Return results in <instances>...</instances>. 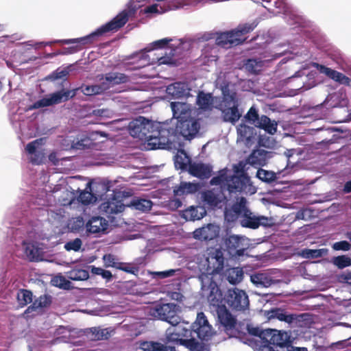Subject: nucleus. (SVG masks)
<instances>
[{"mask_svg":"<svg viewBox=\"0 0 351 351\" xmlns=\"http://www.w3.org/2000/svg\"><path fill=\"white\" fill-rule=\"evenodd\" d=\"M129 130L131 136L145 141L150 149L165 148L171 143L169 130L143 117L132 121L129 124Z\"/></svg>","mask_w":351,"mask_h":351,"instance_id":"nucleus-1","label":"nucleus"},{"mask_svg":"<svg viewBox=\"0 0 351 351\" xmlns=\"http://www.w3.org/2000/svg\"><path fill=\"white\" fill-rule=\"evenodd\" d=\"M200 282L203 294L206 295L210 305L217 307V314L221 324L227 328H234L236 319L226 306L221 304L223 295L217 282L213 280L211 276L206 274L200 276Z\"/></svg>","mask_w":351,"mask_h":351,"instance_id":"nucleus-2","label":"nucleus"},{"mask_svg":"<svg viewBox=\"0 0 351 351\" xmlns=\"http://www.w3.org/2000/svg\"><path fill=\"white\" fill-rule=\"evenodd\" d=\"M169 343L183 346L190 351L196 350L199 345L195 338L185 339L180 338L178 331L175 327L174 328H169L166 330L165 338L160 339V341H138V349L142 351H176L175 346L168 345Z\"/></svg>","mask_w":351,"mask_h":351,"instance_id":"nucleus-3","label":"nucleus"},{"mask_svg":"<svg viewBox=\"0 0 351 351\" xmlns=\"http://www.w3.org/2000/svg\"><path fill=\"white\" fill-rule=\"evenodd\" d=\"M171 107L173 118L177 119L175 132L187 140L194 138L200 125L198 121L191 117L189 105L183 102H171Z\"/></svg>","mask_w":351,"mask_h":351,"instance_id":"nucleus-4","label":"nucleus"},{"mask_svg":"<svg viewBox=\"0 0 351 351\" xmlns=\"http://www.w3.org/2000/svg\"><path fill=\"white\" fill-rule=\"evenodd\" d=\"M128 21V14L126 11H123L113 18L110 21L101 25L94 32L88 36L74 39H65L56 40L53 43H60L62 44L79 43L80 45H89L95 42L99 36L108 32H115L123 27Z\"/></svg>","mask_w":351,"mask_h":351,"instance_id":"nucleus-5","label":"nucleus"},{"mask_svg":"<svg viewBox=\"0 0 351 351\" xmlns=\"http://www.w3.org/2000/svg\"><path fill=\"white\" fill-rule=\"evenodd\" d=\"M178 331L180 338H194L193 334L202 341H208L214 334L212 326L203 312L197 314L195 322L190 326V328L178 324L175 326Z\"/></svg>","mask_w":351,"mask_h":351,"instance_id":"nucleus-6","label":"nucleus"},{"mask_svg":"<svg viewBox=\"0 0 351 351\" xmlns=\"http://www.w3.org/2000/svg\"><path fill=\"white\" fill-rule=\"evenodd\" d=\"M178 305L173 303L157 304L150 308L149 314L172 326H176L180 322V317L178 315Z\"/></svg>","mask_w":351,"mask_h":351,"instance_id":"nucleus-7","label":"nucleus"},{"mask_svg":"<svg viewBox=\"0 0 351 351\" xmlns=\"http://www.w3.org/2000/svg\"><path fill=\"white\" fill-rule=\"evenodd\" d=\"M244 119L250 123L253 124L258 128L263 129L269 134H274L277 131L278 123L276 121H271L267 116L262 115L259 117L257 109L252 106Z\"/></svg>","mask_w":351,"mask_h":351,"instance_id":"nucleus-8","label":"nucleus"},{"mask_svg":"<svg viewBox=\"0 0 351 351\" xmlns=\"http://www.w3.org/2000/svg\"><path fill=\"white\" fill-rule=\"evenodd\" d=\"M224 300L229 307L236 311H243L250 304L246 292L238 288L229 289L224 296Z\"/></svg>","mask_w":351,"mask_h":351,"instance_id":"nucleus-9","label":"nucleus"},{"mask_svg":"<svg viewBox=\"0 0 351 351\" xmlns=\"http://www.w3.org/2000/svg\"><path fill=\"white\" fill-rule=\"evenodd\" d=\"M74 96L75 93H72L71 90H62L51 94L49 97H45L37 101L34 104L33 108H39L58 104L63 101H66Z\"/></svg>","mask_w":351,"mask_h":351,"instance_id":"nucleus-10","label":"nucleus"},{"mask_svg":"<svg viewBox=\"0 0 351 351\" xmlns=\"http://www.w3.org/2000/svg\"><path fill=\"white\" fill-rule=\"evenodd\" d=\"M207 262V273H202L200 276L206 274L209 275L213 280V274L219 273L223 269L224 258L221 251L217 250L214 254H210L206 258Z\"/></svg>","mask_w":351,"mask_h":351,"instance_id":"nucleus-11","label":"nucleus"},{"mask_svg":"<svg viewBox=\"0 0 351 351\" xmlns=\"http://www.w3.org/2000/svg\"><path fill=\"white\" fill-rule=\"evenodd\" d=\"M250 182L247 174L227 176L226 187L230 193L241 192Z\"/></svg>","mask_w":351,"mask_h":351,"instance_id":"nucleus-12","label":"nucleus"},{"mask_svg":"<svg viewBox=\"0 0 351 351\" xmlns=\"http://www.w3.org/2000/svg\"><path fill=\"white\" fill-rule=\"evenodd\" d=\"M101 84L104 91L115 86L125 84L130 82V77L125 73L119 72H110L106 73L101 78Z\"/></svg>","mask_w":351,"mask_h":351,"instance_id":"nucleus-13","label":"nucleus"},{"mask_svg":"<svg viewBox=\"0 0 351 351\" xmlns=\"http://www.w3.org/2000/svg\"><path fill=\"white\" fill-rule=\"evenodd\" d=\"M267 335L265 341V343H269L274 348H282L288 344L289 337L286 332H282L276 329L268 328V332H266Z\"/></svg>","mask_w":351,"mask_h":351,"instance_id":"nucleus-14","label":"nucleus"},{"mask_svg":"<svg viewBox=\"0 0 351 351\" xmlns=\"http://www.w3.org/2000/svg\"><path fill=\"white\" fill-rule=\"evenodd\" d=\"M226 245L228 252L235 256H241L247 247L244 243V239L238 235H231L226 240Z\"/></svg>","mask_w":351,"mask_h":351,"instance_id":"nucleus-15","label":"nucleus"},{"mask_svg":"<svg viewBox=\"0 0 351 351\" xmlns=\"http://www.w3.org/2000/svg\"><path fill=\"white\" fill-rule=\"evenodd\" d=\"M251 282L257 287H269L275 283L270 273L267 271H256L250 274Z\"/></svg>","mask_w":351,"mask_h":351,"instance_id":"nucleus-16","label":"nucleus"},{"mask_svg":"<svg viewBox=\"0 0 351 351\" xmlns=\"http://www.w3.org/2000/svg\"><path fill=\"white\" fill-rule=\"evenodd\" d=\"M234 30L222 32L218 34L216 38V44L223 48H230L241 44V38L237 37Z\"/></svg>","mask_w":351,"mask_h":351,"instance_id":"nucleus-17","label":"nucleus"},{"mask_svg":"<svg viewBox=\"0 0 351 351\" xmlns=\"http://www.w3.org/2000/svg\"><path fill=\"white\" fill-rule=\"evenodd\" d=\"M271 152L264 149H255L250 154L246 159V163L258 167H263L267 163V160L270 157Z\"/></svg>","mask_w":351,"mask_h":351,"instance_id":"nucleus-18","label":"nucleus"},{"mask_svg":"<svg viewBox=\"0 0 351 351\" xmlns=\"http://www.w3.org/2000/svg\"><path fill=\"white\" fill-rule=\"evenodd\" d=\"M315 66L322 73H324L328 77L334 80L335 81L339 82L340 84L349 85L351 82V80L345 75L344 74L328 68L324 65L319 64L318 63L315 64Z\"/></svg>","mask_w":351,"mask_h":351,"instance_id":"nucleus-19","label":"nucleus"},{"mask_svg":"<svg viewBox=\"0 0 351 351\" xmlns=\"http://www.w3.org/2000/svg\"><path fill=\"white\" fill-rule=\"evenodd\" d=\"M189 172L194 177L202 180L207 179L211 176L212 167L204 163H190L189 166Z\"/></svg>","mask_w":351,"mask_h":351,"instance_id":"nucleus-20","label":"nucleus"},{"mask_svg":"<svg viewBox=\"0 0 351 351\" xmlns=\"http://www.w3.org/2000/svg\"><path fill=\"white\" fill-rule=\"evenodd\" d=\"M224 198L225 196L221 186L220 190L216 191L215 189H213L202 193L203 201L212 207L217 206Z\"/></svg>","mask_w":351,"mask_h":351,"instance_id":"nucleus-21","label":"nucleus"},{"mask_svg":"<svg viewBox=\"0 0 351 351\" xmlns=\"http://www.w3.org/2000/svg\"><path fill=\"white\" fill-rule=\"evenodd\" d=\"M101 208L107 214H117L124 210V204L119 197L113 195L112 197L103 202L101 205Z\"/></svg>","mask_w":351,"mask_h":351,"instance_id":"nucleus-22","label":"nucleus"},{"mask_svg":"<svg viewBox=\"0 0 351 351\" xmlns=\"http://www.w3.org/2000/svg\"><path fill=\"white\" fill-rule=\"evenodd\" d=\"M107 227V221L99 216L92 217L86 224L87 231L92 234L104 232Z\"/></svg>","mask_w":351,"mask_h":351,"instance_id":"nucleus-23","label":"nucleus"},{"mask_svg":"<svg viewBox=\"0 0 351 351\" xmlns=\"http://www.w3.org/2000/svg\"><path fill=\"white\" fill-rule=\"evenodd\" d=\"M219 234L216 226L213 224H208L194 232V237L202 241H211L215 239Z\"/></svg>","mask_w":351,"mask_h":351,"instance_id":"nucleus-24","label":"nucleus"},{"mask_svg":"<svg viewBox=\"0 0 351 351\" xmlns=\"http://www.w3.org/2000/svg\"><path fill=\"white\" fill-rule=\"evenodd\" d=\"M239 107V104H236L231 107L220 108L223 121L234 125L242 116Z\"/></svg>","mask_w":351,"mask_h":351,"instance_id":"nucleus-25","label":"nucleus"},{"mask_svg":"<svg viewBox=\"0 0 351 351\" xmlns=\"http://www.w3.org/2000/svg\"><path fill=\"white\" fill-rule=\"evenodd\" d=\"M267 317L269 319H277L281 322L291 324L298 319V315L295 314H287L284 310L279 308H272L267 312Z\"/></svg>","mask_w":351,"mask_h":351,"instance_id":"nucleus-26","label":"nucleus"},{"mask_svg":"<svg viewBox=\"0 0 351 351\" xmlns=\"http://www.w3.org/2000/svg\"><path fill=\"white\" fill-rule=\"evenodd\" d=\"M236 104H239L237 93L234 90H230L228 88L222 89L221 108L231 107Z\"/></svg>","mask_w":351,"mask_h":351,"instance_id":"nucleus-27","label":"nucleus"},{"mask_svg":"<svg viewBox=\"0 0 351 351\" xmlns=\"http://www.w3.org/2000/svg\"><path fill=\"white\" fill-rule=\"evenodd\" d=\"M51 296L49 295H43L36 299L32 304L27 307L25 313H30L36 311L38 309L49 307L51 304Z\"/></svg>","mask_w":351,"mask_h":351,"instance_id":"nucleus-28","label":"nucleus"},{"mask_svg":"<svg viewBox=\"0 0 351 351\" xmlns=\"http://www.w3.org/2000/svg\"><path fill=\"white\" fill-rule=\"evenodd\" d=\"M258 23L254 21L250 23L240 24L236 29H233L237 37L241 38V44L246 40L245 36L247 34L252 32L257 26Z\"/></svg>","mask_w":351,"mask_h":351,"instance_id":"nucleus-29","label":"nucleus"},{"mask_svg":"<svg viewBox=\"0 0 351 351\" xmlns=\"http://www.w3.org/2000/svg\"><path fill=\"white\" fill-rule=\"evenodd\" d=\"M241 224L243 227L252 229H256L260 226L258 217L254 216L249 210H245L243 214Z\"/></svg>","mask_w":351,"mask_h":351,"instance_id":"nucleus-30","label":"nucleus"},{"mask_svg":"<svg viewBox=\"0 0 351 351\" xmlns=\"http://www.w3.org/2000/svg\"><path fill=\"white\" fill-rule=\"evenodd\" d=\"M66 276L74 281L86 280L89 278V273L86 269L76 267L67 271Z\"/></svg>","mask_w":351,"mask_h":351,"instance_id":"nucleus-31","label":"nucleus"},{"mask_svg":"<svg viewBox=\"0 0 351 351\" xmlns=\"http://www.w3.org/2000/svg\"><path fill=\"white\" fill-rule=\"evenodd\" d=\"M206 214V211L203 207H193L186 209L184 212V216L186 219L192 221L199 220Z\"/></svg>","mask_w":351,"mask_h":351,"instance_id":"nucleus-32","label":"nucleus"},{"mask_svg":"<svg viewBox=\"0 0 351 351\" xmlns=\"http://www.w3.org/2000/svg\"><path fill=\"white\" fill-rule=\"evenodd\" d=\"M25 254L30 261L41 260L42 254L40 249L33 243H27L25 247Z\"/></svg>","mask_w":351,"mask_h":351,"instance_id":"nucleus-33","label":"nucleus"},{"mask_svg":"<svg viewBox=\"0 0 351 351\" xmlns=\"http://www.w3.org/2000/svg\"><path fill=\"white\" fill-rule=\"evenodd\" d=\"M213 102L212 95L210 93H205L199 91L197 96V104L202 110H208L210 108Z\"/></svg>","mask_w":351,"mask_h":351,"instance_id":"nucleus-34","label":"nucleus"},{"mask_svg":"<svg viewBox=\"0 0 351 351\" xmlns=\"http://www.w3.org/2000/svg\"><path fill=\"white\" fill-rule=\"evenodd\" d=\"M152 205L153 204L151 200L143 198H134L130 204V206H132L136 210L143 212L151 210Z\"/></svg>","mask_w":351,"mask_h":351,"instance_id":"nucleus-35","label":"nucleus"},{"mask_svg":"<svg viewBox=\"0 0 351 351\" xmlns=\"http://www.w3.org/2000/svg\"><path fill=\"white\" fill-rule=\"evenodd\" d=\"M91 332V340L99 341L108 339L110 336V332L108 328H100L94 327L90 329Z\"/></svg>","mask_w":351,"mask_h":351,"instance_id":"nucleus-36","label":"nucleus"},{"mask_svg":"<svg viewBox=\"0 0 351 351\" xmlns=\"http://www.w3.org/2000/svg\"><path fill=\"white\" fill-rule=\"evenodd\" d=\"M254 130L252 127L241 123L237 128V134L242 141H250L253 136Z\"/></svg>","mask_w":351,"mask_h":351,"instance_id":"nucleus-37","label":"nucleus"},{"mask_svg":"<svg viewBox=\"0 0 351 351\" xmlns=\"http://www.w3.org/2000/svg\"><path fill=\"white\" fill-rule=\"evenodd\" d=\"M91 184L90 182H88L86 184V186L84 190L80 191V194L78 195L79 202H82V204L84 205L89 204L93 199V194L91 192Z\"/></svg>","mask_w":351,"mask_h":351,"instance_id":"nucleus-38","label":"nucleus"},{"mask_svg":"<svg viewBox=\"0 0 351 351\" xmlns=\"http://www.w3.org/2000/svg\"><path fill=\"white\" fill-rule=\"evenodd\" d=\"M17 300L21 306H25L32 302V292L27 289H20L17 293Z\"/></svg>","mask_w":351,"mask_h":351,"instance_id":"nucleus-39","label":"nucleus"},{"mask_svg":"<svg viewBox=\"0 0 351 351\" xmlns=\"http://www.w3.org/2000/svg\"><path fill=\"white\" fill-rule=\"evenodd\" d=\"M81 90L85 95L88 96L99 95L104 92L101 83L95 85L82 86Z\"/></svg>","mask_w":351,"mask_h":351,"instance_id":"nucleus-40","label":"nucleus"},{"mask_svg":"<svg viewBox=\"0 0 351 351\" xmlns=\"http://www.w3.org/2000/svg\"><path fill=\"white\" fill-rule=\"evenodd\" d=\"M256 176L261 180L267 183H271L277 179L276 174L274 172L261 168L258 169Z\"/></svg>","mask_w":351,"mask_h":351,"instance_id":"nucleus-41","label":"nucleus"},{"mask_svg":"<svg viewBox=\"0 0 351 351\" xmlns=\"http://www.w3.org/2000/svg\"><path fill=\"white\" fill-rule=\"evenodd\" d=\"M93 145L92 139L88 136H83L77 141H73L72 143V148L75 149H84L86 148H90Z\"/></svg>","mask_w":351,"mask_h":351,"instance_id":"nucleus-42","label":"nucleus"},{"mask_svg":"<svg viewBox=\"0 0 351 351\" xmlns=\"http://www.w3.org/2000/svg\"><path fill=\"white\" fill-rule=\"evenodd\" d=\"M262 66L263 62L256 59H248L245 63V68L252 73H257Z\"/></svg>","mask_w":351,"mask_h":351,"instance_id":"nucleus-43","label":"nucleus"},{"mask_svg":"<svg viewBox=\"0 0 351 351\" xmlns=\"http://www.w3.org/2000/svg\"><path fill=\"white\" fill-rule=\"evenodd\" d=\"M243 278V271L239 268H232L228 274V280L230 283L235 285Z\"/></svg>","mask_w":351,"mask_h":351,"instance_id":"nucleus-44","label":"nucleus"},{"mask_svg":"<svg viewBox=\"0 0 351 351\" xmlns=\"http://www.w3.org/2000/svg\"><path fill=\"white\" fill-rule=\"evenodd\" d=\"M333 263L339 269H343L351 265V258L347 256L341 255L334 258Z\"/></svg>","mask_w":351,"mask_h":351,"instance_id":"nucleus-45","label":"nucleus"},{"mask_svg":"<svg viewBox=\"0 0 351 351\" xmlns=\"http://www.w3.org/2000/svg\"><path fill=\"white\" fill-rule=\"evenodd\" d=\"M325 252L324 249L311 250L304 249L302 252V255L307 258H316L322 257Z\"/></svg>","mask_w":351,"mask_h":351,"instance_id":"nucleus-46","label":"nucleus"},{"mask_svg":"<svg viewBox=\"0 0 351 351\" xmlns=\"http://www.w3.org/2000/svg\"><path fill=\"white\" fill-rule=\"evenodd\" d=\"M247 330L250 335L254 337H258L264 341L267 334L266 332H268V329L261 330L258 327H254L252 325L247 326Z\"/></svg>","mask_w":351,"mask_h":351,"instance_id":"nucleus-47","label":"nucleus"},{"mask_svg":"<svg viewBox=\"0 0 351 351\" xmlns=\"http://www.w3.org/2000/svg\"><path fill=\"white\" fill-rule=\"evenodd\" d=\"M226 180L227 171L226 169H223L219 171V174L218 176L213 177L210 180V184L211 185H221L222 184H223L226 186Z\"/></svg>","mask_w":351,"mask_h":351,"instance_id":"nucleus-48","label":"nucleus"},{"mask_svg":"<svg viewBox=\"0 0 351 351\" xmlns=\"http://www.w3.org/2000/svg\"><path fill=\"white\" fill-rule=\"evenodd\" d=\"M104 266L106 267H114L117 269L120 262L117 261L114 255L111 254H105L103 256Z\"/></svg>","mask_w":351,"mask_h":351,"instance_id":"nucleus-49","label":"nucleus"},{"mask_svg":"<svg viewBox=\"0 0 351 351\" xmlns=\"http://www.w3.org/2000/svg\"><path fill=\"white\" fill-rule=\"evenodd\" d=\"M82 245V240L79 238H76L73 241H70L65 243L64 245V249L66 251H74V252H78Z\"/></svg>","mask_w":351,"mask_h":351,"instance_id":"nucleus-50","label":"nucleus"},{"mask_svg":"<svg viewBox=\"0 0 351 351\" xmlns=\"http://www.w3.org/2000/svg\"><path fill=\"white\" fill-rule=\"evenodd\" d=\"M43 141L44 138H40L29 143L25 147L26 152L29 154H34L36 148L43 144Z\"/></svg>","mask_w":351,"mask_h":351,"instance_id":"nucleus-51","label":"nucleus"},{"mask_svg":"<svg viewBox=\"0 0 351 351\" xmlns=\"http://www.w3.org/2000/svg\"><path fill=\"white\" fill-rule=\"evenodd\" d=\"M244 199L242 198L241 201L239 203H235L232 205L231 208V210L234 213V216L239 217L243 213H245V210H248L246 208L245 204L243 203Z\"/></svg>","mask_w":351,"mask_h":351,"instance_id":"nucleus-52","label":"nucleus"},{"mask_svg":"<svg viewBox=\"0 0 351 351\" xmlns=\"http://www.w3.org/2000/svg\"><path fill=\"white\" fill-rule=\"evenodd\" d=\"M332 248L337 251H348L351 248V245L347 241H341L335 243L332 245Z\"/></svg>","mask_w":351,"mask_h":351,"instance_id":"nucleus-53","label":"nucleus"},{"mask_svg":"<svg viewBox=\"0 0 351 351\" xmlns=\"http://www.w3.org/2000/svg\"><path fill=\"white\" fill-rule=\"evenodd\" d=\"M117 269L125 271L128 274H134L136 271V267L132 266L130 263L120 262Z\"/></svg>","mask_w":351,"mask_h":351,"instance_id":"nucleus-54","label":"nucleus"},{"mask_svg":"<svg viewBox=\"0 0 351 351\" xmlns=\"http://www.w3.org/2000/svg\"><path fill=\"white\" fill-rule=\"evenodd\" d=\"M53 281L56 282V286L64 289H69L71 284L70 281L66 280L64 276H58Z\"/></svg>","mask_w":351,"mask_h":351,"instance_id":"nucleus-55","label":"nucleus"},{"mask_svg":"<svg viewBox=\"0 0 351 351\" xmlns=\"http://www.w3.org/2000/svg\"><path fill=\"white\" fill-rule=\"evenodd\" d=\"M172 41L171 38H162L156 41H154L153 45V49H162L165 47L170 42Z\"/></svg>","mask_w":351,"mask_h":351,"instance_id":"nucleus-56","label":"nucleus"},{"mask_svg":"<svg viewBox=\"0 0 351 351\" xmlns=\"http://www.w3.org/2000/svg\"><path fill=\"white\" fill-rule=\"evenodd\" d=\"M81 48L78 46H73L64 48L62 51H57L56 54L66 55L77 52Z\"/></svg>","mask_w":351,"mask_h":351,"instance_id":"nucleus-57","label":"nucleus"},{"mask_svg":"<svg viewBox=\"0 0 351 351\" xmlns=\"http://www.w3.org/2000/svg\"><path fill=\"white\" fill-rule=\"evenodd\" d=\"M258 222L260 223V226H263L265 227H271L273 226L274 222L272 218H268L263 216L258 217Z\"/></svg>","mask_w":351,"mask_h":351,"instance_id":"nucleus-58","label":"nucleus"},{"mask_svg":"<svg viewBox=\"0 0 351 351\" xmlns=\"http://www.w3.org/2000/svg\"><path fill=\"white\" fill-rule=\"evenodd\" d=\"M174 195L176 196H182L184 194H187L186 189L184 186V182H182L180 186L173 190Z\"/></svg>","mask_w":351,"mask_h":351,"instance_id":"nucleus-59","label":"nucleus"},{"mask_svg":"<svg viewBox=\"0 0 351 351\" xmlns=\"http://www.w3.org/2000/svg\"><path fill=\"white\" fill-rule=\"evenodd\" d=\"M158 4H153L149 6H147L144 9L145 13H160V12L158 10Z\"/></svg>","mask_w":351,"mask_h":351,"instance_id":"nucleus-60","label":"nucleus"},{"mask_svg":"<svg viewBox=\"0 0 351 351\" xmlns=\"http://www.w3.org/2000/svg\"><path fill=\"white\" fill-rule=\"evenodd\" d=\"M245 165L243 163V162H240L238 165L234 166V175H243V174H247L245 173Z\"/></svg>","mask_w":351,"mask_h":351,"instance_id":"nucleus-61","label":"nucleus"},{"mask_svg":"<svg viewBox=\"0 0 351 351\" xmlns=\"http://www.w3.org/2000/svg\"><path fill=\"white\" fill-rule=\"evenodd\" d=\"M180 85V83H175L174 84L169 86L167 87V90L169 93L179 95L181 93L179 91H176L175 89L178 88Z\"/></svg>","mask_w":351,"mask_h":351,"instance_id":"nucleus-62","label":"nucleus"},{"mask_svg":"<svg viewBox=\"0 0 351 351\" xmlns=\"http://www.w3.org/2000/svg\"><path fill=\"white\" fill-rule=\"evenodd\" d=\"M69 72L66 70H62L60 71H56L52 75L54 79H62L68 75Z\"/></svg>","mask_w":351,"mask_h":351,"instance_id":"nucleus-63","label":"nucleus"},{"mask_svg":"<svg viewBox=\"0 0 351 351\" xmlns=\"http://www.w3.org/2000/svg\"><path fill=\"white\" fill-rule=\"evenodd\" d=\"M260 351H279L276 349L274 346L269 343H265L263 342V344L260 346Z\"/></svg>","mask_w":351,"mask_h":351,"instance_id":"nucleus-64","label":"nucleus"}]
</instances>
